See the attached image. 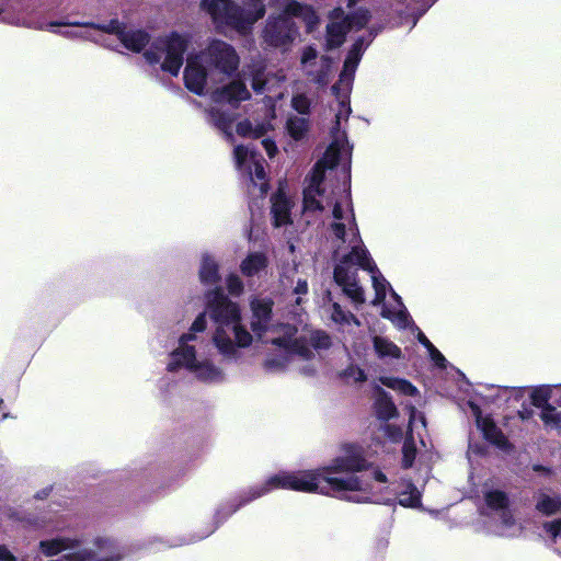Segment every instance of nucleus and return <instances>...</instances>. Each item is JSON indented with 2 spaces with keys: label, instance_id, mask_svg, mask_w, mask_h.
<instances>
[{
  "label": "nucleus",
  "instance_id": "nucleus-1",
  "mask_svg": "<svg viewBox=\"0 0 561 561\" xmlns=\"http://www.w3.org/2000/svg\"><path fill=\"white\" fill-rule=\"evenodd\" d=\"M342 450L345 455L335 457L329 466L297 472L280 471L271 476L263 484L250 486L233 500L229 514L276 489L304 493L318 492L325 495L362 491V480L358 477L340 478L334 474L362 472L367 470L370 463L365 458L363 448L356 444H344Z\"/></svg>",
  "mask_w": 561,
  "mask_h": 561
},
{
  "label": "nucleus",
  "instance_id": "nucleus-2",
  "mask_svg": "<svg viewBox=\"0 0 561 561\" xmlns=\"http://www.w3.org/2000/svg\"><path fill=\"white\" fill-rule=\"evenodd\" d=\"M243 5L234 0L199 1V9L209 15L217 31L228 27L245 35L265 15L266 8L264 0H243Z\"/></svg>",
  "mask_w": 561,
  "mask_h": 561
},
{
  "label": "nucleus",
  "instance_id": "nucleus-3",
  "mask_svg": "<svg viewBox=\"0 0 561 561\" xmlns=\"http://www.w3.org/2000/svg\"><path fill=\"white\" fill-rule=\"evenodd\" d=\"M206 312L217 328L228 327L231 323L241 321V310L237 302H233L225 294L222 287L217 286L205 294Z\"/></svg>",
  "mask_w": 561,
  "mask_h": 561
},
{
  "label": "nucleus",
  "instance_id": "nucleus-4",
  "mask_svg": "<svg viewBox=\"0 0 561 561\" xmlns=\"http://www.w3.org/2000/svg\"><path fill=\"white\" fill-rule=\"evenodd\" d=\"M190 45V37L182 35L176 31L170 34L158 37L152 43V48L165 53V58L161 64V69L169 72L171 76L176 77L184 62V54Z\"/></svg>",
  "mask_w": 561,
  "mask_h": 561
},
{
  "label": "nucleus",
  "instance_id": "nucleus-5",
  "mask_svg": "<svg viewBox=\"0 0 561 561\" xmlns=\"http://www.w3.org/2000/svg\"><path fill=\"white\" fill-rule=\"evenodd\" d=\"M299 31L289 16L270 15L262 31L263 41L271 47L279 48L293 44Z\"/></svg>",
  "mask_w": 561,
  "mask_h": 561
},
{
  "label": "nucleus",
  "instance_id": "nucleus-6",
  "mask_svg": "<svg viewBox=\"0 0 561 561\" xmlns=\"http://www.w3.org/2000/svg\"><path fill=\"white\" fill-rule=\"evenodd\" d=\"M208 66L231 76L239 67L240 58L232 45L221 39H213L203 53Z\"/></svg>",
  "mask_w": 561,
  "mask_h": 561
},
{
  "label": "nucleus",
  "instance_id": "nucleus-7",
  "mask_svg": "<svg viewBox=\"0 0 561 561\" xmlns=\"http://www.w3.org/2000/svg\"><path fill=\"white\" fill-rule=\"evenodd\" d=\"M471 409L476 417V425L481 431L482 437L501 450H511L512 444L503 431L496 425L493 417L491 415L483 416L480 407L477 404L472 403Z\"/></svg>",
  "mask_w": 561,
  "mask_h": 561
},
{
  "label": "nucleus",
  "instance_id": "nucleus-8",
  "mask_svg": "<svg viewBox=\"0 0 561 561\" xmlns=\"http://www.w3.org/2000/svg\"><path fill=\"white\" fill-rule=\"evenodd\" d=\"M358 274L356 268L336 264L333 270V279L342 288L343 293L355 304L365 302V294L358 284Z\"/></svg>",
  "mask_w": 561,
  "mask_h": 561
},
{
  "label": "nucleus",
  "instance_id": "nucleus-9",
  "mask_svg": "<svg viewBox=\"0 0 561 561\" xmlns=\"http://www.w3.org/2000/svg\"><path fill=\"white\" fill-rule=\"evenodd\" d=\"M274 301L271 298L254 299L251 301V310L253 320L251 321V330L262 335L268 330V324L273 316Z\"/></svg>",
  "mask_w": 561,
  "mask_h": 561
},
{
  "label": "nucleus",
  "instance_id": "nucleus-10",
  "mask_svg": "<svg viewBox=\"0 0 561 561\" xmlns=\"http://www.w3.org/2000/svg\"><path fill=\"white\" fill-rule=\"evenodd\" d=\"M185 88L196 95H203L207 82V71L205 67L196 60L188 59L184 69Z\"/></svg>",
  "mask_w": 561,
  "mask_h": 561
},
{
  "label": "nucleus",
  "instance_id": "nucleus-11",
  "mask_svg": "<svg viewBox=\"0 0 561 561\" xmlns=\"http://www.w3.org/2000/svg\"><path fill=\"white\" fill-rule=\"evenodd\" d=\"M271 215L273 226L279 228L291 224V203L286 196L285 192L280 188L277 190L271 197Z\"/></svg>",
  "mask_w": 561,
  "mask_h": 561
},
{
  "label": "nucleus",
  "instance_id": "nucleus-12",
  "mask_svg": "<svg viewBox=\"0 0 561 561\" xmlns=\"http://www.w3.org/2000/svg\"><path fill=\"white\" fill-rule=\"evenodd\" d=\"M375 401L373 409L376 417L381 422H388L389 420L399 416L398 408L392 401L391 396L380 386H375Z\"/></svg>",
  "mask_w": 561,
  "mask_h": 561
},
{
  "label": "nucleus",
  "instance_id": "nucleus-13",
  "mask_svg": "<svg viewBox=\"0 0 561 561\" xmlns=\"http://www.w3.org/2000/svg\"><path fill=\"white\" fill-rule=\"evenodd\" d=\"M57 26H85L93 30L102 31L107 34L116 35L119 39L126 30V25L122 22H119L117 19H112L107 23H79L68 20H60V21H51L48 23V27L54 28Z\"/></svg>",
  "mask_w": 561,
  "mask_h": 561
},
{
  "label": "nucleus",
  "instance_id": "nucleus-14",
  "mask_svg": "<svg viewBox=\"0 0 561 561\" xmlns=\"http://www.w3.org/2000/svg\"><path fill=\"white\" fill-rule=\"evenodd\" d=\"M339 264H343V266L354 264L369 273H378V267L368 250L357 245L352 247L351 251L342 256Z\"/></svg>",
  "mask_w": 561,
  "mask_h": 561
},
{
  "label": "nucleus",
  "instance_id": "nucleus-15",
  "mask_svg": "<svg viewBox=\"0 0 561 561\" xmlns=\"http://www.w3.org/2000/svg\"><path fill=\"white\" fill-rule=\"evenodd\" d=\"M198 364L196 359V351L194 346L181 345L171 353V360L167 366L168 371L174 373L181 367L192 370Z\"/></svg>",
  "mask_w": 561,
  "mask_h": 561
},
{
  "label": "nucleus",
  "instance_id": "nucleus-16",
  "mask_svg": "<svg viewBox=\"0 0 561 561\" xmlns=\"http://www.w3.org/2000/svg\"><path fill=\"white\" fill-rule=\"evenodd\" d=\"M218 93L224 100L234 106H238L241 101L251 99V93L247 89L245 83L240 79L232 80L224 85Z\"/></svg>",
  "mask_w": 561,
  "mask_h": 561
},
{
  "label": "nucleus",
  "instance_id": "nucleus-17",
  "mask_svg": "<svg viewBox=\"0 0 561 561\" xmlns=\"http://www.w3.org/2000/svg\"><path fill=\"white\" fill-rule=\"evenodd\" d=\"M80 545L81 540L77 538L58 537L54 539L42 540L39 542V549L44 556L54 557L65 550L78 548Z\"/></svg>",
  "mask_w": 561,
  "mask_h": 561
},
{
  "label": "nucleus",
  "instance_id": "nucleus-18",
  "mask_svg": "<svg viewBox=\"0 0 561 561\" xmlns=\"http://www.w3.org/2000/svg\"><path fill=\"white\" fill-rule=\"evenodd\" d=\"M119 42L126 49L141 53L150 42V34L145 30H125Z\"/></svg>",
  "mask_w": 561,
  "mask_h": 561
},
{
  "label": "nucleus",
  "instance_id": "nucleus-19",
  "mask_svg": "<svg viewBox=\"0 0 561 561\" xmlns=\"http://www.w3.org/2000/svg\"><path fill=\"white\" fill-rule=\"evenodd\" d=\"M268 265V259L263 252L249 253L240 264V272L245 277H253L264 271Z\"/></svg>",
  "mask_w": 561,
  "mask_h": 561
},
{
  "label": "nucleus",
  "instance_id": "nucleus-20",
  "mask_svg": "<svg viewBox=\"0 0 561 561\" xmlns=\"http://www.w3.org/2000/svg\"><path fill=\"white\" fill-rule=\"evenodd\" d=\"M198 276L201 283L204 285H214L220 282L219 265L209 254L203 255Z\"/></svg>",
  "mask_w": 561,
  "mask_h": 561
},
{
  "label": "nucleus",
  "instance_id": "nucleus-21",
  "mask_svg": "<svg viewBox=\"0 0 561 561\" xmlns=\"http://www.w3.org/2000/svg\"><path fill=\"white\" fill-rule=\"evenodd\" d=\"M373 346H374V351H375L376 355L380 359H385L387 357L393 358V359L402 358L401 348L387 337L379 336V335L374 336L373 337Z\"/></svg>",
  "mask_w": 561,
  "mask_h": 561
},
{
  "label": "nucleus",
  "instance_id": "nucleus-22",
  "mask_svg": "<svg viewBox=\"0 0 561 561\" xmlns=\"http://www.w3.org/2000/svg\"><path fill=\"white\" fill-rule=\"evenodd\" d=\"M310 129V122L306 117L290 116L286 122V131L295 141L302 140Z\"/></svg>",
  "mask_w": 561,
  "mask_h": 561
},
{
  "label": "nucleus",
  "instance_id": "nucleus-23",
  "mask_svg": "<svg viewBox=\"0 0 561 561\" xmlns=\"http://www.w3.org/2000/svg\"><path fill=\"white\" fill-rule=\"evenodd\" d=\"M535 508L545 516L556 515L561 511V495L550 496L546 493H540Z\"/></svg>",
  "mask_w": 561,
  "mask_h": 561
},
{
  "label": "nucleus",
  "instance_id": "nucleus-24",
  "mask_svg": "<svg viewBox=\"0 0 561 561\" xmlns=\"http://www.w3.org/2000/svg\"><path fill=\"white\" fill-rule=\"evenodd\" d=\"M346 32L341 23H329L327 25L325 49L339 48L345 42Z\"/></svg>",
  "mask_w": 561,
  "mask_h": 561
},
{
  "label": "nucleus",
  "instance_id": "nucleus-25",
  "mask_svg": "<svg viewBox=\"0 0 561 561\" xmlns=\"http://www.w3.org/2000/svg\"><path fill=\"white\" fill-rule=\"evenodd\" d=\"M486 506L495 512L508 510L511 501L506 492L501 490H490L484 493Z\"/></svg>",
  "mask_w": 561,
  "mask_h": 561
},
{
  "label": "nucleus",
  "instance_id": "nucleus-26",
  "mask_svg": "<svg viewBox=\"0 0 561 561\" xmlns=\"http://www.w3.org/2000/svg\"><path fill=\"white\" fill-rule=\"evenodd\" d=\"M213 340L222 355L227 357L236 356L237 345L232 342L224 328L216 329Z\"/></svg>",
  "mask_w": 561,
  "mask_h": 561
},
{
  "label": "nucleus",
  "instance_id": "nucleus-27",
  "mask_svg": "<svg viewBox=\"0 0 561 561\" xmlns=\"http://www.w3.org/2000/svg\"><path fill=\"white\" fill-rule=\"evenodd\" d=\"M337 165V154H333L332 160L319 159L312 167L310 174V183L313 185L322 184L325 179V170L333 169Z\"/></svg>",
  "mask_w": 561,
  "mask_h": 561
},
{
  "label": "nucleus",
  "instance_id": "nucleus-28",
  "mask_svg": "<svg viewBox=\"0 0 561 561\" xmlns=\"http://www.w3.org/2000/svg\"><path fill=\"white\" fill-rule=\"evenodd\" d=\"M417 341L428 351V355L434 364L442 369L447 367V359L445 356L433 345V343L426 337V335L419 331Z\"/></svg>",
  "mask_w": 561,
  "mask_h": 561
},
{
  "label": "nucleus",
  "instance_id": "nucleus-29",
  "mask_svg": "<svg viewBox=\"0 0 561 561\" xmlns=\"http://www.w3.org/2000/svg\"><path fill=\"white\" fill-rule=\"evenodd\" d=\"M196 371L197 378L203 381H213L221 377V370L210 362H198L196 367L192 369Z\"/></svg>",
  "mask_w": 561,
  "mask_h": 561
},
{
  "label": "nucleus",
  "instance_id": "nucleus-30",
  "mask_svg": "<svg viewBox=\"0 0 561 561\" xmlns=\"http://www.w3.org/2000/svg\"><path fill=\"white\" fill-rule=\"evenodd\" d=\"M290 354L300 356L305 360H310L314 357L310 348V342L306 336H298L290 343Z\"/></svg>",
  "mask_w": 561,
  "mask_h": 561
},
{
  "label": "nucleus",
  "instance_id": "nucleus-31",
  "mask_svg": "<svg viewBox=\"0 0 561 561\" xmlns=\"http://www.w3.org/2000/svg\"><path fill=\"white\" fill-rule=\"evenodd\" d=\"M373 278V287L375 290V298L371 301V305L378 306L382 304L387 296V286L389 285L385 277L378 273H371Z\"/></svg>",
  "mask_w": 561,
  "mask_h": 561
},
{
  "label": "nucleus",
  "instance_id": "nucleus-32",
  "mask_svg": "<svg viewBox=\"0 0 561 561\" xmlns=\"http://www.w3.org/2000/svg\"><path fill=\"white\" fill-rule=\"evenodd\" d=\"M210 116H211V119L215 124V126L220 129L221 131H224L225 134H227L229 137H232V134H231V127H232V124H233V117L224 112V111H220V110H213L210 112Z\"/></svg>",
  "mask_w": 561,
  "mask_h": 561
},
{
  "label": "nucleus",
  "instance_id": "nucleus-33",
  "mask_svg": "<svg viewBox=\"0 0 561 561\" xmlns=\"http://www.w3.org/2000/svg\"><path fill=\"white\" fill-rule=\"evenodd\" d=\"M540 419L546 427L560 428L561 427V411H558L552 404H547L540 413Z\"/></svg>",
  "mask_w": 561,
  "mask_h": 561
},
{
  "label": "nucleus",
  "instance_id": "nucleus-34",
  "mask_svg": "<svg viewBox=\"0 0 561 561\" xmlns=\"http://www.w3.org/2000/svg\"><path fill=\"white\" fill-rule=\"evenodd\" d=\"M551 390L547 387H536L530 393L531 404L536 408L543 409L549 403Z\"/></svg>",
  "mask_w": 561,
  "mask_h": 561
},
{
  "label": "nucleus",
  "instance_id": "nucleus-35",
  "mask_svg": "<svg viewBox=\"0 0 561 561\" xmlns=\"http://www.w3.org/2000/svg\"><path fill=\"white\" fill-rule=\"evenodd\" d=\"M310 345L316 350H329L332 345L330 335L323 330H316L309 339Z\"/></svg>",
  "mask_w": 561,
  "mask_h": 561
},
{
  "label": "nucleus",
  "instance_id": "nucleus-36",
  "mask_svg": "<svg viewBox=\"0 0 561 561\" xmlns=\"http://www.w3.org/2000/svg\"><path fill=\"white\" fill-rule=\"evenodd\" d=\"M364 39L358 38L355 41V43L352 45L347 57L344 61V70L354 69L357 64L359 62V59L362 57V47H363Z\"/></svg>",
  "mask_w": 561,
  "mask_h": 561
},
{
  "label": "nucleus",
  "instance_id": "nucleus-37",
  "mask_svg": "<svg viewBox=\"0 0 561 561\" xmlns=\"http://www.w3.org/2000/svg\"><path fill=\"white\" fill-rule=\"evenodd\" d=\"M370 19L371 14L369 10L365 8H359L358 10H356L355 12L351 13L347 16L350 25L356 27L357 30L364 28L368 24Z\"/></svg>",
  "mask_w": 561,
  "mask_h": 561
},
{
  "label": "nucleus",
  "instance_id": "nucleus-38",
  "mask_svg": "<svg viewBox=\"0 0 561 561\" xmlns=\"http://www.w3.org/2000/svg\"><path fill=\"white\" fill-rule=\"evenodd\" d=\"M239 322L231 323L233 328L236 344L239 347H248L252 343V335L249 333V331Z\"/></svg>",
  "mask_w": 561,
  "mask_h": 561
},
{
  "label": "nucleus",
  "instance_id": "nucleus-39",
  "mask_svg": "<svg viewBox=\"0 0 561 561\" xmlns=\"http://www.w3.org/2000/svg\"><path fill=\"white\" fill-rule=\"evenodd\" d=\"M416 456V447L413 440H405L402 446V459H401V468L410 469L412 468Z\"/></svg>",
  "mask_w": 561,
  "mask_h": 561
},
{
  "label": "nucleus",
  "instance_id": "nucleus-40",
  "mask_svg": "<svg viewBox=\"0 0 561 561\" xmlns=\"http://www.w3.org/2000/svg\"><path fill=\"white\" fill-rule=\"evenodd\" d=\"M254 176L255 179L260 182V183H256L253 179V176L251 175V181L254 185H259V188H260V193L261 195H265L267 193V191L270 190V184H268V181L266 179V172H265V169L263 167V164L261 162H255L254 163Z\"/></svg>",
  "mask_w": 561,
  "mask_h": 561
},
{
  "label": "nucleus",
  "instance_id": "nucleus-41",
  "mask_svg": "<svg viewBox=\"0 0 561 561\" xmlns=\"http://www.w3.org/2000/svg\"><path fill=\"white\" fill-rule=\"evenodd\" d=\"M409 488L411 491L409 493H402V497H400L399 503L404 507H417L421 505V494L417 489L410 483Z\"/></svg>",
  "mask_w": 561,
  "mask_h": 561
},
{
  "label": "nucleus",
  "instance_id": "nucleus-42",
  "mask_svg": "<svg viewBox=\"0 0 561 561\" xmlns=\"http://www.w3.org/2000/svg\"><path fill=\"white\" fill-rule=\"evenodd\" d=\"M291 106L300 115L310 114L311 103L308 96L304 93L296 94L291 98Z\"/></svg>",
  "mask_w": 561,
  "mask_h": 561
},
{
  "label": "nucleus",
  "instance_id": "nucleus-43",
  "mask_svg": "<svg viewBox=\"0 0 561 561\" xmlns=\"http://www.w3.org/2000/svg\"><path fill=\"white\" fill-rule=\"evenodd\" d=\"M340 377L344 379L353 378L355 382H364L367 380V375L364 369L353 364L342 370Z\"/></svg>",
  "mask_w": 561,
  "mask_h": 561
},
{
  "label": "nucleus",
  "instance_id": "nucleus-44",
  "mask_svg": "<svg viewBox=\"0 0 561 561\" xmlns=\"http://www.w3.org/2000/svg\"><path fill=\"white\" fill-rule=\"evenodd\" d=\"M304 209L307 211H323L324 207L322 203L317 199L311 190H304L302 198Z\"/></svg>",
  "mask_w": 561,
  "mask_h": 561
},
{
  "label": "nucleus",
  "instance_id": "nucleus-45",
  "mask_svg": "<svg viewBox=\"0 0 561 561\" xmlns=\"http://www.w3.org/2000/svg\"><path fill=\"white\" fill-rule=\"evenodd\" d=\"M306 24L308 33L312 32L319 23V16L312 5L308 4L302 15L299 18Z\"/></svg>",
  "mask_w": 561,
  "mask_h": 561
},
{
  "label": "nucleus",
  "instance_id": "nucleus-46",
  "mask_svg": "<svg viewBox=\"0 0 561 561\" xmlns=\"http://www.w3.org/2000/svg\"><path fill=\"white\" fill-rule=\"evenodd\" d=\"M227 289L232 296H240L243 293L244 285L237 274H229L226 278Z\"/></svg>",
  "mask_w": 561,
  "mask_h": 561
},
{
  "label": "nucleus",
  "instance_id": "nucleus-47",
  "mask_svg": "<svg viewBox=\"0 0 561 561\" xmlns=\"http://www.w3.org/2000/svg\"><path fill=\"white\" fill-rule=\"evenodd\" d=\"M307 7L308 4L293 0L286 4L283 13H280L279 15L289 16L291 20L293 18H300Z\"/></svg>",
  "mask_w": 561,
  "mask_h": 561
},
{
  "label": "nucleus",
  "instance_id": "nucleus-48",
  "mask_svg": "<svg viewBox=\"0 0 561 561\" xmlns=\"http://www.w3.org/2000/svg\"><path fill=\"white\" fill-rule=\"evenodd\" d=\"M96 557L95 551L90 549H80L64 556L66 561H92Z\"/></svg>",
  "mask_w": 561,
  "mask_h": 561
},
{
  "label": "nucleus",
  "instance_id": "nucleus-49",
  "mask_svg": "<svg viewBox=\"0 0 561 561\" xmlns=\"http://www.w3.org/2000/svg\"><path fill=\"white\" fill-rule=\"evenodd\" d=\"M96 557L95 551L90 549H80L64 556L66 561H92Z\"/></svg>",
  "mask_w": 561,
  "mask_h": 561
},
{
  "label": "nucleus",
  "instance_id": "nucleus-50",
  "mask_svg": "<svg viewBox=\"0 0 561 561\" xmlns=\"http://www.w3.org/2000/svg\"><path fill=\"white\" fill-rule=\"evenodd\" d=\"M383 425V432L386 436L393 443H399L403 438V431L402 428L397 424H390L388 422H385Z\"/></svg>",
  "mask_w": 561,
  "mask_h": 561
},
{
  "label": "nucleus",
  "instance_id": "nucleus-51",
  "mask_svg": "<svg viewBox=\"0 0 561 561\" xmlns=\"http://www.w3.org/2000/svg\"><path fill=\"white\" fill-rule=\"evenodd\" d=\"M542 528L553 540H556L558 537H561V518L543 523Z\"/></svg>",
  "mask_w": 561,
  "mask_h": 561
},
{
  "label": "nucleus",
  "instance_id": "nucleus-52",
  "mask_svg": "<svg viewBox=\"0 0 561 561\" xmlns=\"http://www.w3.org/2000/svg\"><path fill=\"white\" fill-rule=\"evenodd\" d=\"M397 391L409 397H415L419 394L417 388L411 381L402 378L399 379Z\"/></svg>",
  "mask_w": 561,
  "mask_h": 561
},
{
  "label": "nucleus",
  "instance_id": "nucleus-53",
  "mask_svg": "<svg viewBox=\"0 0 561 561\" xmlns=\"http://www.w3.org/2000/svg\"><path fill=\"white\" fill-rule=\"evenodd\" d=\"M206 314H208V313L205 310L204 312L199 313L195 318V320L193 321V323L191 325V332L199 333V332L205 331L206 325H207Z\"/></svg>",
  "mask_w": 561,
  "mask_h": 561
},
{
  "label": "nucleus",
  "instance_id": "nucleus-54",
  "mask_svg": "<svg viewBox=\"0 0 561 561\" xmlns=\"http://www.w3.org/2000/svg\"><path fill=\"white\" fill-rule=\"evenodd\" d=\"M236 131L241 137H251L252 133V123L250 119L245 118L237 124Z\"/></svg>",
  "mask_w": 561,
  "mask_h": 561
},
{
  "label": "nucleus",
  "instance_id": "nucleus-55",
  "mask_svg": "<svg viewBox=\"0 0 561 561\" xmlns=\"http://www.w3.org/2000/svg\"><path fill=\"white\" fill-rule=\"evenodd\" d=\"M233 154L237 164L241 167L248 158V149L243 145H238L234 147Z\"/></svg>",
  "mask_w": 561,
  "mask_h": 561
},
{
  "label": "nucleus",
  "instance_id": "nucleus-56",
  "mask_svg": "<svg viewBox=\"0 0 561 561\" xmlns=\"http://www.w3.org/2000/svg\"><path fill=\"white\" fill-rule=\"evenodd\" d=\"M317 57H318L317 49L313 46L309 45L304 48V51L301 55V64L306 65L309 61L314 60Z\"/></svg>",
  "mask_w": 561,
  "mask_h": 561
},
{
  "label": "nucleus",
  "instance_id": "nucleus-57",
  "mask_svg": "<svg viewBox=\"0 0 561 561\" xmlns=\"http://www.w3.org/2000/svg\"><path fill=\"white\" fill-rule=\"evenodd\" d=\"M163 51H160V50H157L154 48H150L148 50H146L144 53V57L146 58V60L150 64V65H156L158 62H160L161 60V54Z\"/></svg>",
  "mask_w": 561,
  "mask_h": 561
},
{
  "label": "nucleus",
  "instance_id": "nucleus-58",
  "mask_svg": "<svg viewBox=\"0 0 561 561\" xmlns=\"http://www.w3.org/2000/svg\"><path fill=\"white\" fill-rule=\"evenodd\" d=\"M262 146H263L264 150L266 151V154L270 158L275 157V154L278 151L276 142L273 139H271V138L263 139L262 140Z\"/></svg>",
  "mask_w": 561,
  "mask_h": 561
},
{
  "label": "nucleus",
  "instance_id": "nucleus-59",
  "mask_svg": "<svg viewBox=\"0 0 561 561\" xmlns=\"http://www.w3.org/2000/svg\"><path fill=\"white\" fill-rule=\"evenodd\" d=\"M291 337L289 336H279L272 340V344L278 347L286 350L288 353L290 352V343H293Z\"/></svg>",
  "mask_w": 561,
  "mask_h": 561
},
{
  "label": "nucleus",
  "instance_id": "nucleus-60",
  "mask_svg": "<svg viewBox=\"0 0 561 561\" xmlns=\"http://www.w3.org/2000/svg\"><path fill=\"white\" fill-rule=\"evenodd\" d=\"M331 229L339 240L345 241L346 228L343 222H332Z\"/></svg>",
  "mask_w": 561,
  "mask_h": 561
},
{
  "label": "nucleus",
  "instance_id": "nucleus-61",
  "mask_svg": "<svg viewBox=\"0 0 561 561\" xmlns=\"http://www.w3.org/2000/svg\"><path fill=\"white\" fill-rule=\"evenodd\" d=\"M265 368H283L285 367V360L282 358L273 357V358H266L264 362Z\"/></svg>",
  "mask_w": 561,
  "mask_h": 561
},
{
  "label": "nucleus",
  "instance_id": "nucleus-62",
  "mask_svg": "<svg viewBox=\"0 0 561 561\" xmlns=\"http://www.w3.org/2000/svg\"><path fill=\"white\" fill-rule=\"evenodd\" d=\"M399 379H400V378H398V377H387V376H383V377H380V378H379V381H380L383 386H386V387H388V388H390V389H392V390H398V382H399Z\"/></svg>",
  "mask_w": 561,
  "mask_h": 561
},
{
  "label": "nucleus",
  "instance_id": "nucleus-63",
  "mask_svg": "<svg viewBox=\"0 0 561 561\" xmlns=\"http://www.w3.org/2000/svg\"><path fill=\"white\" fill-rule=\"evenodd\" d=\"M267 129L264 124H257L256 126L252 125V133L251 137L252 139H260L266 134Z\"/></svg>",
  "mask_w": 561,
  "mask_h": 561
},
{
  "label": "nucleus",
  "instance_id": "nucleus-64",
  "mask_svg": "<svg viewBox=\"0 0 561 561\" xmlns=\"http://www.w3.org/2000/svg\"><path fill=\"white\" fill-rule=\"evenodd\" d=\"M0 561H15V557L3 545H0Z\"/></svg>",
  "mask_w": 561,
  "mask_h": 561
}]
</instances>
